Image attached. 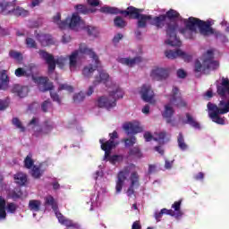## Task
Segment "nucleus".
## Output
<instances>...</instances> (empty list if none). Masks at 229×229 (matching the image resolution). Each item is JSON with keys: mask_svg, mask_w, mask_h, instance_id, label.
<instances>
[{"mask_svg": "<svg viewBox=\"0 0 229 229\" xmlns=\"http://www.w3.org/2000/svg\"><path fill=\"white\" fill-rule=\"evenodd\" d=\"M83 55H88L90 58H93V62H95L94 64H90L84 66L82 69V75L84 78H91L92 74H94V71L98 69L101 63L99 62V57L96 55V52H93L92 49L87 47L84 44L80 45L79 49L73 51L69 55L70 71L76 70V67H78V60H81V58H83Z\"/></svg>", "mask_w": 229, "mask_h": 229, "instance_id": "1", "label": "nucleus"}, {"mask_svg": "<svg viewBox=\"0 0 229 229\" xmlns=\"http://www.w3.org/2000/svg\"><path fill=\"white\" fill-rule=\"evenodd\" d=\"M149 24L150 26L157 27V30H162L164 26H166L165 31L167 40L165 41V44H168V46H172L173 47H180V46H182V41L177 36L178 23L176 21H169L165 20L164 14H160L155 17L151 16Z\"/></svg>", "mask_w": 229, "mask_h": 229, "instance_id": "2", "label": "nucleus"}, {"mask_svg": "<svg viewBox=\"0 0 229 229\" xmlns=\"http://www.w3.org/2000/svg\"><path fill=\"white\" fill-rule=\"evenodd\" d=\"M101 13H107L110 15H124V17H129L130 19L138 20L137 26L138 28H146L148 22H151V15L142 14V9H139L134 6L127 7V10H120L117 7L103 6L99 10Z\"/></svg>", "mask_w": 229, "mask_h": 229, "instance_id": "3", "label": "nucleus"}, {"mask_svg": "<svg viewBox=\"0 0 229 229\" xmlns=\"http://www.w3.org/2000/svg\"><path fill=\"white\" fill-rule=\"evenodd\" d=\"M170 103L165 106V111L162 115L165 119L167 124L173 123V115H174V109L171 105H174L177 108H185L187 107V102L182 98V93L178 87L174 86L172 89V93L170 94Z\"/></svg>", "mask_w": 229, "mask_h": 229, "instance_id": "4", "label": "nucleus"}, {"mask_svg": "<svg viewBox=\"0 0 229 229\" xmlns=\"http://www.w3.org/2000/svg\"><path fill=\"white\" fill-rule=\"evenodd\" d=\"M124 91L121 88H116L115 90L109 91V96H102L97 100V106L98 108H106V110H112L117 106V99H123Z\"/></svg>", "mask_w": 229, "mask_h": 229, "instance_id": "5", "label": "nucleus"}, {"mask_svg": "<svg viewBox=\"0 0 229 229\" xmlns=\"http://www.w3.org/2000/svg\"><path fill=\"white\" fill-rule=\"evenodd\" d=\"M40 58L44 60L47 65V72L49 74H53L56 69V65L59 69H64L65 67V64H67V58L64 56H59L55 59V55L53 54H49L46 50L40 49L38 51Z\"/></svg>", "mask_w": 229, "mask_h": 229, "instance_id": "6", "label": "nucleus"}, {"mask_svg": "<svg viewBox=\"0 0 229 229\" xmlns=\"http://www.w3.org/2000/svg\"><path fill=\"white\" fill-rule=\"evenodd\" d=\"M208 109L209 110L208 115L213 123L216 124L225 125V118L219 115H225V114H228L229 112V100L225 104V107H219L217 105L208 103Z\"/></svg>", "mask_w": 229, "mask_h": 229, "instance_id": "7", "label": "nucleus"}, {"mask_svg": "<svg viewBox=\"0 0 229 229\" xmlns=\"http://www.w3.org/2000/svg\"><path fill=\"white\" fill-rule=\"evenodd\" d=\"M0 9L3 15H10V13H13L16 17H28L30 13L21 7L15 9V4H13V2H6V0L0 2Z\"/></svg>", "mask_w": 229, "mask_h": 229, "instance_id": "8", "label": "nucleus"}, {"mask_svg": "<svg viewBox=\"0 0 229 229\" xmlns=\"http://www.w3.org/2000/svg\"><path fill=\"white\" fill-rule=\"evenodd\" d=\"M208 24V21H204L194 17H190L185 21V26L188 30H190L191 31H194V33H198V28H199V31L202 36H203V33H205V30L207 29Z\"/></svg>", "mask_w": 229, "mask_h": 229, "instance_id": "9", "label": "nucleus"}, {"mask_svg": "<svg viewBox=\"0 0 229 229\" xmlns=\"http://www.w3.org/2000/svg\"><path fill=\"white\" fill-rule=\"evenodd\" d=\"M218 68H219V62L214 61V51L208 50L207 53L204 54L203 72L216 71Z\"/></svg>", "mask_w": 229, "mask_h": 229, "instance_id": "10", "label": "nucleus"}, {"mask_svg": "<svg viewBox=\"0 0 229 229\" xmlns=\"http://www.w3.org/2000/svg\"><path fill=\"white\" fill-rule=\"evenodd\" d=\"M140 94L141 96V99H143L145 103H150L151 105H155V91H153L151 85H142Z\"/></svg>", "mask_w": 229, "mask_h": 229, "instance_id": "11", "label": "nucleus"}, {"mask_svg": "<svg viewBox=\"0 0 229 229\" xmlns=\"http://www.w3.org/2000/svg\"><path fill=\"white\" fill-rule=\"evenodd\" d=\"M130 166H126L117 174L115 185L116 194H119L123 191V187H124V182H126L128 176H130Z\"/></svg>", "mask_w": 229, "mask_h": 229, "instance_id": "12", "label": "nucleus"}, {"mask_svg": "<svg viewBox=\"0 0 229 229\" xmlns=\"http://www.w3.org/2000/svg\"><path fill=\"white\" fill-rule=\"evenodd\" d=\"M165 55L169 60H174L175 58H178V56L182 58L184 62H191V60H192V55L185 54V52L182 51V49L166 50L165 52Z\"/></svg>", "mask_w": 229, "mask_h": 229, "instance_id": "13", "label": "nucleus"}, {"mask_svg": "<svg viewBox=\"0 0 229 229\" xmlns=\"http://www.w3.org/2000/svg\"><path fill=\"white\" fill-rule=\"evenodd\" d=\"M150 77L156 81H163L169 78V70L165 68H155L150 72Z\"/></svg>", "mask_w": 229, "mask_h": 229, "instance_id": "14", "label": "nucleus"}, {"mask_svg": "<svg viewBox=\"0 0 229 229\" xmlns=\"http://www.w3.org/2000/svg\"><path fill=\"white\" fill-rule=\"evenodd\" d=\"M55 216L58 219V222L60 225H63V226H66V228H72V229H80V224L65 217L63 216L60 212H55Z\"/></svg>", "mask_w": 229, "mask_h": 229, "instance_id": "15", "label": "nucleus"}, {"mask_svg": "<svg viewBox=\"0 0 229 229\" xmlns=\"http://www.w3.org/2000/svg\"><path fill=\"white\" fill-rule=\"evenodd\" d=\"M36 38L42 46V47H47V46L55 45V39L53 38V36H51V34H36Z\"/></svg>", "mask_w": 229, "mask_h": 229, "instance_id": "16", "label": "nucleus"}, {"mask_svg": "<svg viewBox=\"0 0 229 229\" xmlns=\"http://www.w3.org/2000/svg\"><path fill=\"white\" fill-rule=\"evenodd\" d=\"M216 94L222 98H226V94L229 95V79L222 77V82L220 85H216Z\"/></svg>", "mask_w": 229, "mask_h": 229, "instance_id": "17", "label": "nucleus"}, {"mask_svg": "<svg viewBox=\"0 0 229 229\" xmlns=\"http://www.w3.org/2000/svg\"><path fill=\"white\" fill-rule=\"evenodd\" d=\"M210 35H214L216 38H221L223 37H225V34L221 33V31L216 30V29L212 28V25H210V22H208L205 31L202 34V37H210Z\"/></svg>", "mask_w": 229, "mask_h": 229, "instance_id": "18", "label": "nucleus"}, {"mask_svg": "<svg viewBox=\"0 0 229 229\" xmlns=\"http://www.w3.org/2000/svg\"><path fill=\"white\" fill-rule=\"evenodd\" d=\"M38 81L39 83L38 89L40 92H47V90H53V84L48 83L47 77H39Z\"/></svg>", "mask_w": 229, "mask_h": 229, "instance_id": "19", "label": "nucleus"}, {"mask_svg": "<svg viewBox=\"0 0 229 229\" xmlns=\"http://www.w3.org/2000/svg\"><path fill=\"white\" fill-rule=\"evenodd\" d=\"M12 92L13 94H16L19 98H26L30 89L27 86L21 87V85L16 84L13 87Z\"/></svg>", "mask_w": 229, "mask_h": 229, "instance_id": "20", "label": "nucleus"}, {"mask_svg": "<svg viewBox=\"0 0 229 229\" xmlns=\"http://www.w3.org/2000/svg\"><path fill=\"white\" fill-rule=\"evenodd\" d=\"M123 130L127 131L128 135H130V133L135 135L136 133H140V131H142V128L140 126L132 123H125L123 125Z\"/></svg>", "mask_w": 229, "mask_h": 229, "instance_id": "21", "label": "nucleus"}, {"mask_svg": "<svg viewBox=\"0 0 229 229\" xmlns=\"http://www.w3.org/2000/svg\"><path fill=\"white\" fill-rule=\"evenodd\" d=\"M69 28L70 30H74L77 26H80V24H83V20H81V17L78 13H72V18L69 19Z\"/></svg>", "mask_w": 229, "mask_h": 229, "instance_id": "22", "label": "nucleus"}, {"mask_svg": "<svg viewBox=\"0 0 229 229\" xmlns=\"http://www.w3.org/2000/svg\"><path fill=\"white\" fill-rule=\"evenodd\" d=\"M15 183L20 185V187H24L28 182V175L22 172H19L13 176Z\"/></svg>", "mask_w": 229, "mask_h": 229, "instance_id": "23", "label": "nucleus"}, {"mask_svg": "<svg viewBox=\"0 0 229 229\" xmlns=\"http://www.w3.org/2000/svg\"><path fill=\"white\" fill-rule=\"evenodd\" d=\"M142 62V57L137 56L132 59L131 58H120L119 63L123 64V65H128V67H133L135 64H140Z\"/></svg>", "mask_w": 229, "mask_h": 229, "instance_id": "24", "label": "nucleus"}, {"mask_svg": "<svg viewBox=\"0 0 229 229\" xmlns=\"http://www.w3.org/2000/svg\"><path fill=\"white\" fill-rule=\"evenodd\" d=\"M110 78V75L106 73L105 71L99 72L98 75L95 77V81L93 82V85H99V83H106L108 81V79Z\"/></svg>", "mask_w": 229, "mask_h": 229, "instance_id": "25", "label": "nucleus"}, {"mask_svg": "<svg viewBox=\"0 0 229 229\" xmlns=\"http://www.w3.org/2000/svg\"><path fill=\"white\" fill-rule=\"evenodd\" d=\"M163 15L165 16V19L168 21V22H174V21L180 17V13L174 9H170Z\"/></svg>", "mask_w": 229, "mask_h": 229, "instance_id": "26", "label": "nucleus"}, {"mask_svg": "<svg viewBox=\"0 0 229 229\" xmlns=\"http://www.w3.org/2000/svg\"><path fill=\"white\" fill-rule=\"evenodd\" d=\"M177 143L181 151H187L189 149V145L185 142V137L182 132H179L177 136Z\"/></svg>", "mask_w": 229, "mask_h": 229, "instance_id": "27", "label": "nucleus"}, {"mask_svg": "<svg viewBox=\"0 0 229 229\" xmlns=\"http://www.w3.org/2000/svg\"><path fill=\"white\" fill-rule=\"evenodd\" d=\"M99 142L101 144V149L102 150H112L113 148H115L118 142H115L114 140H108L105 142L104 140H99Z\"/></svg>", "mask_w": 229, "mask_h": 229, "instance_id": "28", "label": "nucleus"}, {"mask_svg": "<svg viewBox=\"0 0 229 229\" xmlns=\"http://www.w3.org/2000/svg\"><path fill=\"white\" fill-rule=\"evenodd\" d=\"M186 119H187L186 121L187 124H190V126H191L192 128H195V130H201V125L198 121L194 119V117H192V115H191V114L189 113L186 114Z\"/></svg>", "mask_w": 229, "mask_h": 229, "instance_id": "29", "label": "nucleus"}, {"mask_svg": "<svg viewBox=\"0 0 229 229\" xmlns=\"http://www.w3.org/2000/svg\"><path fill=\"white\" fill-rule=\"evenodd\" d=\"M186 119H187L186 121L187 124H190V126H191L192 128H195V130H201V125L198 121L194 119V117H192V115H191V114L189 113L186 114Z\"/></svg>", "mask_w": 229, "mask_h": 229, "instance_id": "30", "label": "nucleus"}, {"mask_svg": "<svg viewBox=\"0 0 229 229\" xmlns=\"http://www.w3.org/2000/svg\"><path fill=\"white\" fill-rule=\"evenodd\" d=\"M131 187H139L140 185V176L136 171L132 172L129 178Z\"/></svg>", "mask_w": 229, "mask_h": 229, "instance_id": "31", "label": "nucleus"}, {"mask_svg": "<svg viewBox=\"0 0 229 229\" xmlns=\"http://www.w3.org/2000/svg\"><path fill=\"white\" fill-rule=\"evenodd\" d=\"M6 219V200L0 196V221Z\"/></svg>", "mask_w": 229, "mask_h": 229, "instance_id": "32", "label": "nucleus"}, {"mask_svg": "<svg viewBox=\"0 0 229 229\" xmlns=\"http://www.w3.org/2000/svg\"><path fill=\"white\" fill-rule=\"evenodd\" d=\"M42 202L37 199H31L29 201V209L32 212H39Z\"/></svg>", "mask_w": 229, "mask_h": 229, "instance_id": "33", "label": "nucleus"}, {"mask_svg": "<svg viewBox=\"0 0 229 229\" xmlns=\"http://www.w3.org/2000/svg\"><path fill=\"white\" fill-rule=\"evenodd\" d=\"M74 10L77 12L75 13H77V15L81 14V15H89V7L85 4H76L74 6Z\"/></svg>", "mask_w": 229, "mask_h": 229, "instance_id": "34", "label": "nucleus"}, {"mask_svg": "<svg viewBox=\"0 0 229 229\" xmlns=\"http://www.w3.org/2000/svg\"><path fill=\"white\" fill-rule=\"evenodd\" d=\"M9 198H11V199H20V198H22V191L21 188L17 187L9 191Z\"/></svg>", "mask_w": 229, "mask_h": 229, "instance_id": "35", "label": "nucleus"}, {"mask_svg": "<svg viewBox=\"0 0 229 229\" xmlns=\"http://www.w3.org/2000/svg\"><path fill=\"white\" fill-rule=\"evenodd\" d=\"M24 167L26 169H31V167L35 166V161L33 160V155L30 153L23 161Z\"/></svg>", "mask_w": 229, "mask_h": 229, "instance_id": "36", "label": "nucleus"}, {"mask_svg": "<svg viewBox=\"0 0 229 229\" xmlns=\"http://www.w3.org/2000/svg\"><path fill=\"white\" fill-rule=\"evenodd\" d=\"M9 56L10 58H13V60H16L18 64H21L24 58L22 57V53L17 52L15 50L9 51Z\"/></svg>", "mask_w": 229, "mask_h": 229, "instance_id": "37", "label": "nucleus"}, {"mask_svg": "<svg viewBox=\"0 0 229 229\" xmlns=\"http://www.w3.org/2000/svg\"><path fill=\"white\" fill-rule=\"evenodd\" d=\"M45 205L52 207L55 211L58 210V205L56 204V201H55V198L51 195L45 198Z\"/></svg>", "mask_w": 229, "mask_h": 229, "instance_id": "38", "label": "nucleus"}, {"mask_svg": "<svg viewBox=\"0 0 229 229\" xmlns=\"http://www.w3.org/2000/svg\"><path fill=\"white\" fill-rule=\"evenodd\" d=\"M44 174V171L40 169V166L34 165L31 170V176L35 178V180H38Z\"/></svg>", "mask_w": 229, "mask_h": 229, "instance_id": "39", "label": "nucleus"}, {"mask_svg": "<svg viewBox=\"0 0 229 229\" xmlns=\"http://www.w3.org/2000/svg\"><path fill=\"white\" fill-rule=\"evenodd\" d=\"M10 79L8 74H6V70H2L0 72V89H3V85H8Z\"/></svg>", "mask_w": 229, "mask_h": 229, "instance_id": "40", "label": "nucleus"}, {"mask_svg": "<svg viewBox=\"0 0 229 229\" xmlns=\"http://www.w3.org/2000/svg\"><path fill=\"white\" fill-rule=\"evenodd\" d=\"M179 32L185 37V38H189L190 40L194 38V30H191L188 28L179 29Z\"/></svg>", "mask_w": 229, "mask_h": 229, "instance_id": "41", "label": "nucleus"}, {"mask_svg": "<svg viewBox=\"0 0 229 229\" xmlns=\"http://www.w3.org/2000/svg\"><path fill=\"white\" fill-rule=\"evenodd\" d=\"M114 24L116 28L123 30V28H126V21L123 19L121 16H116L114 20Z\"/></svg>", "mask_w": 229, "mask_h": 229, "instance_id": "42", "label": "nucleus"}, {"mask_svg": "<svg viewBox=\"0 0 229 229\" xmlns=\"http://www.w3.org/2000/svg\"><path fill=\"white\" fill-rule=\"evenodd\" d=\"M129 157H135V158H142V152L138 147H133L129 150Z\"/></svg>", "mask_w": 229, "mask_h": 229, "instance_id": "43", "label": "nucleus"}, {"mask_svg": "<svg viewBox=\"0 0 229 229\" xmlns=\"http://www.w3.org/2000/svg\"><path fill=\"white\" fill-rule=\"evenodd\" d=\"M172 208L174 209L175 212H177V216L180 217L181 216H182V211L180 210V208H182V200L179 201H175L173 205H172Z\"/></svg>", "mask_w": 229, "mask_h": 229, "instance_id": "44", "label": "nucleus"}, {"mask_svg": "<svg viewBox=\"0 0 229 229\" xmlns=\"http://www.w3.org/2000/svg\"><path fill=\"white\" fill-rule=\"evenodd\" d=\"M15 76H17V78H28V76H30V74H28V72H26V70H24V68H18L15 70L14 72Z\"/></svg>", "mask_w": 229, "mask_h": 229, "instance_id": "45", "label": "nucleus"}, {"mask_svg": "<svg viewBox=\"0 0 229 229\" xmlns=\"http://www.w3.org/2000/svg\"><path fill=\"white\" fill-rule=\"evenodd\" d=\"M61 90H66L71 94L74 92V88L69 84H59L58 91L61 92Z\"/></svg>", "mask_w": 229, "mask_h": 229, "instance_id": "46", "label": "nucleus"}, {"mask_svg": "<svg viewBox=\"0 0 229 229\" xmlns=\"http://www.w3.org/2000/svg\"><path fill=\"white\" fill-rule=\"evenodd\" d=\"M25 44L27 47H30V49H37V41H35L33 38H27Z\"/></svg>", "mask_w": 229, "mask_h": 229, "instance_id": "47", "label": "nucleus"}, {"mask_svg": "<svg viewBox=\"0 0 229 229\" xmlns=\"http://www.w3.org/2000/svg\"><path fill=\"white\" fill-rule=\"evenodd\" d=\"M13 124L16 126V128H18L20 131H26V128L22 126V123L21 122V120H19V118H13Z\"/></svg>", "mask_w": 229, "mask_h": 229, "instance_id": "48", "label": "nucleus"}, {"mask_svg": "<svg viewBox=\"0 0 229 229\" xmlns=\"http://www.w3.org/2000/svg\"><path fill=\"white\" fill-rule=\"evenodd\" d=\"M51 106H53V104L51 103V100L47 99L45 100L42 104H41V109L42 112H48L49 108H51Z\"/></svg>", "mask_w": 229, "mask_h": 229, "instance_id": "49", "label": "nucleus"}, {"mask_svg": "<svg viewBox=\"0 0 229 229\" xmlns=\"http://www.w3.org/2000/svg\"><path fill=\"white\" fill-rule=\"evenodd\" d=\"M53 123L51 122H45V125L43 127V132L44 133H50V131H53Z\"/></svg>", "mask_w": 229, "mask_h": 229, "instance_id": "50", "label": "nucleus"}, {"mask_svg": "<svg viewBox=\"0 0 229 229\" xmlns=\"http://www.w3.org/2000/svg\"><path fill=\"white\" fill-rule=\"evenodd\" d=\"M6 208L7 212H9L10 214H15V212H17V204L10 202L7 204Z\"/></svg>", "mask_w": 229, "mask_h": 229, "instance_id": "51", "label": "nucleus"}, {"mask_svg": "<svg viewBox=\"0 0 229 229\" xmlns=\"http://www.w3.org/2000/svg\"><path fill=\"white\" fill-rule=\"evenodd\" d=\"M50 98L53 101L58 103V105H62V99L60 98V95H58V93L51 91Z\"/></svg>", "mask_w": 229, "mask_h": 229, "instance_id": "52", "label": "nucleus"}, {"mask_svg": "<svg viewBox=\"0 0 229 229\" xmlns=\"http://www.w3.org/2000/svg\"><path fill=\"white\" fill-rule=\"evenodd\" d=\"M85 99V95L82 92L77 93L73 96L74 103H81Z\"/></svg>", "mask_w": 229, "mask_h": 229, "instance_id": "53", "label": "nucleus"}, {"mask_svg": "<svg viewBox=\"0 0 229 229\" xmlns=\"http://www.w3.org/2000/svg\"><path fill=\"white\" fill-rule=\"evenodd\" d=\"M123 142L125 146H133L137 142V138L135 136H132L130 139H124Z\"/></svg>", "mask_w": 229, "mask_h": 229, "instance_id": "54", "label": "nucleus"}, {"mask_svg": "<svg viewBox=\"0 0 229 229\" xmlns=\"http://www.w3.org/2000/svg\"><path fill=\"white\" fill-rule=\"evenodd\" d=\"M157 135V138H154V140H165V137H167V132L165 131H161V132H158V133H156Z\"/></svg>", "mask_w": 229, "mask_h": 229, "instance_id": "55", "label": "nucleus"}, {"mask_svg": "<svg viewBox=\"0 0 229 229\" xmlns=\"http://www.w3.org/2000/svg\"><path fill=\"white\" fill-rule=\"evenodd\" d=\"M60 30H65V28H69V18H67L65 21H59V23H57Z\"/></svg>", "mask_w": 229, "mask_h": 229, "instance_id": "56", "label": "nucleus"}, {"mask_svg": "<svg viewBox=\"0 0 229 229\" xmlns=\"http://www.w3.org/2000/svg\"><path fill=\"white\" fill-rule=\"evenodd\" d=\"M164 214H165V208L161 209L160 212L155 213V218L157 221V223L160 222Z\"/></svg>", "mask_w": 229, "mask_h": 229, "instance_id": "57", "label": "nucleus"}, {"mask_svg": "<svg viewBox=\"0 0 229 229\" xmlns=\"http://www.w3.org/2000/svg\"><path fill=\"white\" fill-rule=\"evenodd\" d=\"M201 71H203V63L201 64L199 60L195 61V72H201Z\"/></svg>", "mask_w": 229, "mask_h": 229, "instance_id": "58", "label": "nucleus"}, {"mask_svg": "<svg viewBox=\"0 0 229 229\" xmlns=\"http://www.w3.org/2000/svg\"><path fill=\"white\" fill-rule=\"evenodd\" d=\"M38 108V103L33 102L28 106L29 112H35Z\"/></svg>", "mask_w": 229, "mask_h": 229, "instance_id": "59", "label": "nucleus"}, {"mask_svg": "<svg viewBox=\"0 0 229 229\" xmlns=\"http://www.w3.org/2000/svg\"><path fill=\"white\" fill-rule=\"evenodd\" d=\"M144 139H145L146 142H151V140H153V139L155 140V138H153V134H151V132H149V131H146L144 133Z\"/></svg>", "mask_w": 229, "mask_h": 229, "instance_id": "60", "label": "nucleus"}, {"mask_svg": "<svg viewBox=\"0 0 229 229\" xmlns=\"http://www.w3.org/2000/svg\"><path fill=\"white\" fill-rule=\"evenodd\" d=\"M123 34H121V33H118V34H116L114 37V38H113V42H114V44H119V41L120 40H123Z\"/></svg>", "mask_w": 229, "mask_h": 229, "instance_id": "61", "label": "nucleus"}, {"mask_svg": "<svg viewBox=\"0 0 229 229\" xmlns=\"http://www.w3.org/2000/svg\"><path fill=\"white\" fill-rule=\"evenodd\" d=\"M72 38L70 35L64 34L62 38V42L63 44H69V42H71Z\"/></svg>", "mask_w": 229, "mask_h": 229, "instance_id": "62", "label": "nucleus"}, {"mask_svg": "<svg viewBox=\"0 0 229 229\" xmlns=\"http://www.w3.org/2000/svg\"><path fill=\"white\" fill-rule=\"evenodd\" d=\"M87 3L89 6H99V0H87Z\"/></svg>", "mask_w": 229, "mask_h": 229, "instance_id": "63", "label": "nucleus"}, {"mask_svg": "<svg viewBox=\"0 0 229 229\" xmlns=\"http://www.w3.org/2000/svg\"><path fill=\"white\" fill-rule=\"evenodd\" d=\"M87 32H88V35H96V28L88 26Z\"/></svg>", "mask_w": 229, "mask_h": 229, "instance_id": "64", "label": "nucleus"}]
</instances>
